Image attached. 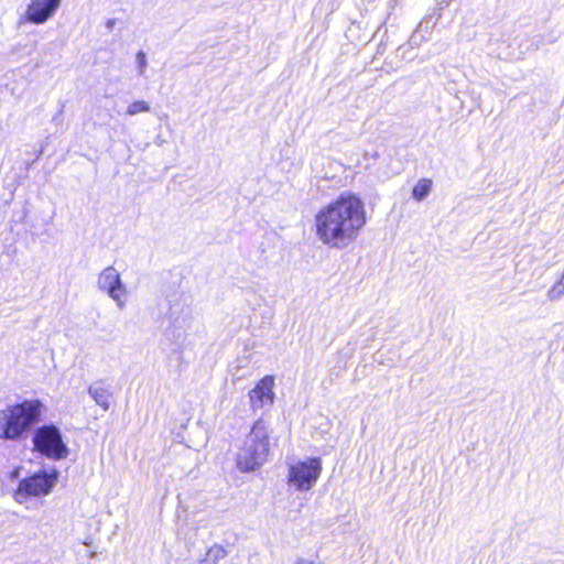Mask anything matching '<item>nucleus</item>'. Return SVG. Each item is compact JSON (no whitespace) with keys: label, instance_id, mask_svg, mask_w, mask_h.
I'll list each match as a JSON object with an SVG mask.
<instances>
[{"label":"nucleus","instance_id":"39448f33","mask_svg":"<svg viewBox=\"0 0 564 564\" xmlns=\"http://www.w3.org/2000/svg\"><path fill=\"white\" fill-rule=\"evenodd\" d=\"M57 480V471H36L20 480L12 497L18 503H24L31 498H40L48 495Z\"/></svg>","mask_w":564,"mask_h":564},{"label":"nucleus","instance_id":"ddd939ff","mask_svg":"<svg viewBox=\"0 0 564 564\" xmlns=\"http://www.w3.org/2000/svg\"><path fill=\"white\" fill-rule=\"evenodd\" d=\"M564 294V273L561 275L558 281L554 283V285L549 291V296L551 300H556Z\"/></svg>","mask_w":564,"mask_h":564},{"label":"nucleus","instance_id":"f8f14e48","mask_svg":"<svg viewBox=\"0 0 564 564\" xmlns=\"http://www.w3.org/2000/svg\"><path fill=\"white\" fill-rule=\"evenodd\" d=\"M149 111H150V105L144 100L132 101L126 110L127 115H129V116H134L140 112H149Z\"/></svg>","mask_w":564,"mask_h":564},{"label":"nucleus","instance_id":"9b49d317","mask_svg":"<svg viewBox=\"0 0 564 564\" xmlns=\"http://www.w3.org/2000/svg\"><path fill=\"white\" fill-rule=\"evenodd\" d=\"M94 400L104 409L109 408V392L104 388H93L89 390Z\"/></svg>","mask_w":564,"mask_h":564},{"label":"nucleus","instance_id":"423d86ee","mask_svg":"<svg viewBox=\"0 0 564 564\" xmlns=\"http://www.w3.org/2000/svg\"><path fill=\"white\" fill-rule=\"evenodd\" d=\"M322 469V459L319 457L299 460L289 467L288 484L299 491H308L315 486Z\"/></svg>","mask_w":564,"mask_h":564},{"label":"nucleus","instance_id":"9d476101","mask_svg":"<svg viewBox=\"0 0 564 564\" xmlns=\"http://www.w3.org/2000/svg\"><path fill=\"white\" fill-rule=\"evenodd\" d=\"M433 182L431 178H421L412 188V196L416 200H423L431 192Z\"/></svg>","mask_w":564,"mask_h":564},{"label":"nucleus","instance_id":"0eeeda50","mask_svg":"<svg viewBox=\"0 0 564 564\" xmlns=\"http://www.w3.org/2000/svg\"><path fill=\"white\" fill-rule=\"evenodd\" d=\"M248 397L252 411L262 409L265 405H272L275 400L274 377L267 375L259 379L248 392Z\"/></svg>","mask_w":564,"mask_h":564},{"label":"nucleus","instance_id":"7ed1b4c3","mask_svg":"<svg viewBox=\"0 0 564 564\" xmlns=\"http://www.w3.org/2000/svg\"><path fill=\"white\" fill-rule=\"evenodd\" d=\"M269 453L270 436L268 426L264 420L258 419L252 423L246 446L237 456V467L242 473L254 470L267 460Z\"/></svg>","mask_w":564,"mask_h":564},{"label":"nucleus","instance_id":"4468645a","mask_svg":"<svg viewBox=\"0 0 564 564\" xmlns=\"http://www.w3.org/2000/svg\"><path fill=\"white\" fill-rule=\"evenodd\" d=\"M226 554H227L226 550L221 545H218V544L213 545L208 550V555L213 556L214 558L224 557Z\"/></svg>","mask_w":564,"mask_h":564},{"label":"nucleus","instance_id":"20e7f679","mask_svg":"<svg viewBox=\"0 0 564 564\" xmlns=\"http://www.w3.org/2000/svg\"><path fill=\"white\" fill-rule=\"evenodd\" d=\"M33 451L50 459L59 460L68 455L61 431L54 424H44L32 436Z\"/></svg>","mask_w":564,"mask_h":564},{"label":"nucleus","instance_id":"f03ea898","mask_svg":"<svg viewBox=\"0 0 564 564\" xmlns=\"http://www.w3.org/2000/svg\"><path fill=\"white\" fill-rule=\"evenodd\" d=\"M44 404L39 399H24L0 411V440L18 441L42 420Z\"/></svg>","mask_w":564,"mask_h":564},{"label":"nucleus","instance_id":"6e6552de","mask_svg":"<svg viewBox=\"0 0 564 564\" xmlns=\"http://www.w3.org/2000/svg\"><path fill=\"white\" fill-rule=\"evenodd\" d=\"M62 0H31L25 10V21L42 24L46 22L61 6Z\"/></svg>","mask_w":564,"mask_h":564},{"label":"nucleus","instance_id":"1a4fd4ad","mask_svg":"<svg viewBox=\"0 0 564 564\" xmlns=\"http://www.w3.org/2000/svg\"><path fill=\"white\" fill-rule=\"evenodd\" d=\"M99 283L104 290H107L111 297L119 300L122 288L119 274L113 268L109 267L102 271Z\"/></svg>","mask_w":564,"mask_h":564},{"label":"nucleus","instance_id":"f257e3e1","mask_svg":"<svg viewBox=\"0 0 564 564\" xmlns=\"http://www.w3.org/2000/svg\"><path fill=\"white\" fill-rule=\"evenodd\" d=\"M366 224L365 204L352 193H344L322 206L314 217L316 237L330 248H345L354 242Z\"/></svg>","mask_w":564,"mask_h":564}]
</instances>
